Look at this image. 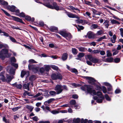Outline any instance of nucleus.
I'll use <instances>...</instances> for the list:
<instances>
[{"label": "nucleus", "instance_id": "nucleus-1", "mask_svg": "<svg viewBox=\"0 0 123 123\" xmlns=\"http://www.w3.org/2000/svg\"><path fill=\"white\" fill-rule=\"evenodd\" d=\"M81 88L84 91H86V90L87 92L90 94H92L93 95H97L98 97L94 96V99L95 100H97V102L98 103H100L102 102L104 97L102 95V93L101 92L98 91L96 92L95 90L92 89V86L88 85H85L82 86L81 87Z\"/></svg>", "mask_w": 123, "mask_h": 123}, {"label": "nucleus", "instance_id": "nucleus-2", "mask_svg": "<svg viewBox=\"0 0 123 123\" xmlns=\"http://www.w3.org/2000/svg\"><path fill=\"white\" fill-rule=\"evenodd\" d=\"M11 56V54L8 53V51L6 49H3L0 52V58L3 60L5 58L9 57Z\"/></svg>", "mask_w": 123, "mask_h": 123}, {"label": "nucleus", "instance_id": "nucleus-3", "mask_svg": "<svg viewBox=\"0 0 123 123\" xmlns=\"http://www.w3.org/2000/svg\"><path fill=\"white\" fill-rule=\"evenodd\" d=\"M43 5L47 7L50 9H55L57 11L59 10V6L57 5V4L55 2L53 3V6L50 5V3L49 2L48 3H44L43 4Z\"/></svg>", "mask_w": 123, "mask_h": 123}, {"label": "nucleus", "instance_id": "nucleus-4", "mask_svg": "<svg viewBox=\"0 0 123 123\" xmlns=\"http://www.w3.org/2000/svg\"><path fill=\"white\" fill-rule=\"evenodd\" d=\"M59 33L63 37L65 38L68 40H69L72 38V36L70 33H67L63 31H61Z\"/></svg>", "mask_w": 123, "mask_h": 123}, {"label": "nucleus", "instance_id": "nucleus-5", "mask_svg": "<svg viewBox=\"0 0 123 123\" xmlns=\"http://www.w3.org/2000/svg\"><path fill=\"white\" fill-rule=\"evenodd\" d=\"M51 78L53 80H56L57 79L61 80L62 78V76L59 73H54L52 74Z\"/></svg>", "mask_w": 123, "mask_h": 123}, {"label": "nucleus", "instance_id": "nucleus-6", "mask_svg": "<svg viewBox=\"0 0 123 123\" xmlns=\"http://www.w3.org/2000/svg\"><path fill=\"white\" fill-rule=\"evenodd\" d=\"M6 9L9 10L11 12H15L17 13H19V10L18 9H17V8L15 6H10L8 5L6 6Z\"/></svg>", "mask_w": 123, "mask_h": 123}, {"label": "nucleus", "instance_id": "nucleus-7", "mask_svg": "<svg viewBox=\"0 0 123 123\" xmlns=\"http://www.w3.org/2000/svg\"><path fill=\"white\" fill-rule=\"evenodd\" d=\"M63 86L61 85H57L55 87V90L56 91L57 94H58L61 93L63 89Z\"/></svg>", "mask_w": 123, "mask_h": 123}, {"label": "nucleus", "instance_id": "nucleus-8", "mask_svg": "<svg viewBox=\"0 0 123 123\" xmlns=\"http://www.w3.org/2000/svg\"><path fill=\"white\" fill-rule=\"evenodd\" d=\"M28 68L29 70L32 69V71L35 73L37 72L38 69V67H35L34 65H31L30 64L29 65Z\"/></svg>", "mask_w": 123, "mask_h": 123}, {"label": "nucleus", "instance_id": "nucleus-9", "mask_svg": "<svg viewBox=\"0 0 123 123\" xmlns=\"http://www.w3.org/2000/svg\"><path fill=\"white\" fill-rule=\"evenodd\" d=\"M5 72L3 71L0 73V83H1V80L3 82H5Z\"/></svg>", "mask_w": 123, "mask_h": 123}, {"label": "nucleus", "instance_id": "nucleus-10", "mask_svg": "<svg viewBox=\"0 0 123 123\" xmlns=\"http://www.w3.org/2000/svg\"><path fill=\"white\" fill-rule=\"evenodd\" d=\"M113 89L112 86L108 83V94H112Z\"/></svg>", "mask_w": 123, "mask_h": 123}, {"label": "nucleus", "instance_id": "nucleus-11", "mask_svg": "<svg viewBox=\"0 0 123 123\" xmlns=\"http://www.w3.org/2000/svg\"><path fill=\"white\" fill-rule=\"evenodd\" d=\"M67 14L68 16L70 18H76L77 19H78L80 18L77 15L73 14L72 13H68Z\"/></svg>", "mask_w": 123, "mask_h": 123}, {"label": "nucleus", "instance_id": "nucleus-12", "mask_svg": "<svg viewBox=\"0 0 123 123\" xmlns=\"http://www.w3.org/2000/svg\"><path fill=\"white\" fill-rule=\"evenodd\" d=\"M6 79L5 77V82H10L12 80V79L13 78V77L12 76H11L8 75V74H6Z\"/></svg>", "mask_w": 123, "mask_h": 123}, {"label": "nucleus", "instance_id": "nucleus-13", "mask_svg": "<svg viewBox=\"0 0 123 123\" xmlns=\"http://www.w3.org/2000/svg\"><path fill=\"white\" fill-rule=\"evenodd\" d=\"M10 66H8L7 69V70L8 72H9L11 74H13L15 73V70L13 68H12L10 69Z\"/></svg>", "mask_w": 123, "mask_h": 123}, {"label": "nucleus", "instance_id": "nucleus-14", "mask_svg": "<svg viewBox=\"0 0 123 123\" xmlns=\"http://www.w3.org/2000/svg\"><path fill=\"white\" fill-rule=\"evenodd\" d=\"M88 37L89 39H92L94 38L95 35L93 32L90 31L87 33Z\"/></svg>", "mask_w": 123, "mask_h": 123}, {"label": "nucleus", "instance_id": "nucleus-15", "mask_svg": "<svg viewBox=\"0 0 123 123\" xmlns=\"http://www.w3.org/2000/svg\"><path fill=\"white\" fill-rule=\"evenodd\" d=\"M12 17L13 18V19L15 21L19 22L21 23H23V21L21 19L17 17H15L14 16H12Z\"/></svg>", "mask_w": 123, "mask_h": 123}, {"label": "nucleus", "instance_id": "nucleus-16", "mask_svg": "<svg viewBox=\"0 0 123 123\" xmlns=\"http://www.w3.org/2000/svg\"><path fill=\"white\" fill-rule=\"evenodd\" d=\"M30 85V83H27V84H24L23 86V87L24 89H27L29 91L30 90L29 86Z\"/></svg>", "mask_w": 123, "mask_h": 123}, {"label": "nucleus", "instance_id": "nucleus-17", "mask_svg": "<svg viewBox=\"0 0 123 123\" xmlns=\"http://www.w3.org/2000/svg\"><path fill=\"white\" fill-rule=\"evenodd\" d=\"M0 3L4 5L5 7L6 8V6H8V3L3 0H1L0 1Z\"/></svg>", "mask_w": 123, "mask_h": 123}, {"label": "nucleus", "instance_id": "nucleus-18", "mask_svg": "<svg viewBox=\"0 0 123 123\" xmlns=\"http://www.w3.org/2000/svg\"><path fill=\"white\" fill-rule=\"evenodd\" d=\"M26 74H29V72L28 71H26L23 70H22L21 73V77L22 78H23L24 75Z\"/></svg>", "mask_w": 123, "mask_h": 123}, {"label": "nucleus", "instance_id": "nucleus-19", "mask_svg": "<svg viewBox=\"0 0 123 123\" xmlns=\"http://www.w3.org/2000/svg\"><path fill=\"white\" fill-rule=\"evenodd\" d=\"M17 83L12 84V86H13L16 87L17 88L21 89L22 87V86L21 84H17Z\"/></svg>", "mask_w": 123, "mask_h": 123}, {"label": "nucleus", "instance_id": "nucleus-20", "mask_svg": "<svg viewBox=\"0 0 123 123\" xmlns=\"http://www.w3.org/2000/svg\"><path fill=\"white\" fill-rule=\"evenodd\" d=\"M55 100V99L54 98H50L48 100L45 101L44 103V104L45 105H47V104H49Z\"/></svg>", "mask_w": 123, "mask_h": 123}, {"label": "nucleus", "instance_id": "nucleus-21", "mask_svg": "<svg viewBox=\"0 0 123 123\" xmlns=\"http://www.w3.org/2000/svg\"><path fill=\"white\" fill-rule=\"evenodd\" d=\"M68 58V54L66 53H64L63 54L62 57V60L63 61L66 60Z\"/></svg>", "mask_w": 123, "mask_h": 123}, {"label": "nucleus", "instance_id": "nucleus-22", "mask_svg": "<svg viewBox=\"0 0 123 123\" xmlns=\"http://www.w3.org/2000/svg\"><path fill=\"white\" fill-rule=\"evenodd\" d=\"M49 96L54 97L57 94V93L54 91H51L49 92Z\"/></svg>", "mask_w": 123, "mask_h": 123}, {"label": "nucleus", "instance_id": "nucleus-23", "mask_svg": "<svg viewBox=\"0 0 123 123\" xmlns=\"http://www.w3.org/2000/svg\"><path fill=\"white\" fill-rule=\"evenodd\" d=\"M117 39V37L115 35H113L112 37L111 38V40L113 43H114Z\"/></svg>", "mask_w": 123, "mask_h": 123}, {"label": "nucleus", "instance_id": "nucleus-24", "mask_svg": "<svg viewBox=\"0 0 123 123\" xmlns=\"http://www.w3.org/2000/svg\"><path fill=\"white\" fill-rule=\"evenodd\" d=\"M111 24L112 25H113L115 24H117L118 25H120V22H119L116 20L114 19H111Z\"/></svg>", "mask_w": 123, "mask_h": 123}, {"label": "nucleus", "instance_id": "nucleus-25", "mask_svg": "<svg viewBox=\"0 0 123 123\" xmlns=\"http://www.w3.org/2000/svg\"><path fill=\"white\" fill-rule=\"evenodd\" d=\"M78 48L79 50L81 52H85L87 50L86 48L82 47H78Z\"/></svg>", "mask_w": 123, "mask_h": 123}, {"label": "nucleus", "instance_id": "nucleus-26", "mask_svg": "<svg viewBox=\"0 0 123 123\" xmlns=\"http://www.w3.org/2000/svg\"><path fill=\"white\" fill-rule=\"evenodd\" d=\"M80 122H81V120L78 118H74L73 120V122L74 123H79Z\"/></svg>", "mask_w": 123, "mask_h": 123}, {"label": "nucleus", "instance_id": "nucleus-27", "mask_svg": "<svg viewBox=\"0 0 123 123\" xmlns=\"http://www.w3.org/2000/svg\"><path fill=\"white\" fill-rule=\"evenodd\" d=\"M44 69L46 71H48L50 69V66L48 65H44Z\"/></svg>", "mask_w": 123, "mask_h": 123}, {"label": "nucleus", "instance_id": "nucleus-28", "mask_svg": "<svg viewBox=\"0 0 123 123\" xmlns=\"http://www.w3.org/2000/svg\"><path fill=\"white\" fill-rule=\"evenodd\" d=\"M100 14V12H95L94 15L93 16V17L97 18H99Z\"/></svg>", "mask_w": 123, "mask_h": 123}, {"label": "nucleus", "instance_id": "nucleus-29", "mask_svg": "<svg viewBox=\"0 0 123 123\" xmlns=\"http://www.w3.org/2000/svg\"><path fill=\"white\" fill-rule=\"evenodd\" d=\"M84 77L86 79L89 80L92 82H94L95 81V80L92 77L88 76H86Z\"/></svg>", "mask_w": 123, "mask_h": 123}, {"label": "nucleus", "instance_id": "nucleus-30", "mask_svg": "<svg viewBox=\"0 0 123 123\" xmlns=\"http://www.w3.org/2000/svg\"><path fill=\"white\" fill-rule=\"evenodd\" d=\"M90 61L91 62H92L96 63L98 62V60L97 59L93 57L92 58Z\"/></svg>", "mask_w": 123, "mask_h": 123}, {"label": "nucleus", "instance_id": "nucleus-31", "mask_svg": "<svg viewBox=\"0 0 123 123\" xmlns=\"http://www.w3.org/2000/svg\"><path fill=\"white\" fill-rule=\"evenodd\" d=\"M26 107L30 111H32L34 108L31 105H27L26 106Z\"/></svg>", "mask_w": 123, "mask_h": 123}, {"label": "nucleus", "instance_id": "nucleus-32", "mask_svg": "<svg viewBox=\"0 0 123 123\" xmlns=\"http://www.w3.org/2000/svg\"><path fill=\"white\" fill-rule=\"evenodd\" d=\"M85 55V54L84 53L81 52L79 53L77 56L81 58L84 57Z\"/></svg>", "mask_w": 123, "mask_h": 123}, {"label": "nucleus", "instance_id": "nucleus-33", "mask_svg": "<svg viewBox=\"0 0 123 123\" xmlns=\"http://www.w3.org/2000/svg\"><path fill=\"white\" fill-rule=\"evenodd\" d=\"M120 61V58H116L114 59V62L117 63L119 62Z\"/></svg>", "mask_w": 123, "mask_h": 123}, {"label": "nucleus", "instance_id": "nucleus-34", "mask_svg": "<svg viewBox=\"0 0 123 123\" xmlns=\"http://www.w3.org/2000/svg\"><path fill=\"white\" fill-rule=\"evenodd\" d=\"M85 22V21L81 19H79L78 20H75L76 22L78 24L82 23L83 24L84 22Z\"/></svg>", "mask_w": 123, "mask_h": 123}, {"label": "nucleus", "instance_id": "nucleus-35", "mask_svg": "<svg viewBox=\"0 0 123 123\" xmlns=\"http://www.w3.org/2000/svg\"><path fill=\"white\" fill-rule=\"evenodd\" d=\"M50 67L53 69L55 70H57L58 69V68L57 67L53 65H51Z\"/></svg>", "mask_w": 123, "mask_h": 123}, {"label": "nucleus", "instance_id": "nucleus-36", "mask_svg": "<svg viewBox=\"0 0 123 123\" xmlns=\"http://www.w3.org/2000/svg\"><path fill=\"white\" fill-rule=\"evenodd\" d=\"M70 71L76 74H78V72L77 70L75 68H72L71 69H70Z\"/></svg>", "mask_w": 123, "mask_h": 123}, {"label": "nucleus", "instance_id": "nucleus-37", "mask_svg": "<svg viewBox=\"0 0 123 123\" xmlns=\"http://www.w3.org/2000/svg\"><path fill=\"white\" fill-rule=\"evenodd\" d=\"M50 29L51 31H54L57 30L58 29V28L57 27L53 26L51 27L50 28Z\"/></svg>", "mask_w": 123, "mask_h": 123}, {"label": "nucleus", "instance_id": "nucleus-38", "mask_svg": "<svg viewBox=\"0 0 123 123\" xmlns=\"http://www.w3.org/2000/svg\"><path fill=\"white\" fill-rule=\"evenodd\" d=\"M72 52L73 54L76 55L77 54L78 51L75 49L72 48Z\"/></svg>", "mask_w": 123, "mask_h": 123}, {"label": "nucleus", "instance_id": "nucleus-39", "mask_svg": "<svg viewBox=\"0 0 123 123\" xmlns=\"http://www.w3.org/2000/svg\"><path fill=\"white\" fill-rule=\"evenodd\" d=\"M113 58L112 57H108V62H114Z\"/></svg>", "mask_w": 123, "mask_h": 123}, {"label": "nucleus", "instance_id": "nucleus-40", "mask_svg": "<svg viewBox=\"0 0 123 123\" xmlns=\"http://www.w3.org/2000/svg\"><path fill=\"white\" fill-rule=\"evenodd\" d=\"M77 28L78 29V31H80V30H82L84 29V27L82 26H80L79 25L78 26H76Z\"/></svg>", "mask_w": 123, "mask_h": 123}, {"label": "nucleus", "instance_id": "nucleus-41", "mask_svg": "<svg viewBox=\"0 0 123 123\" xmlns=\"http://www.w3.org/2000/svg\"><path fill=\"white\" fill-rule=\"evenodd\" d=\"M17 13L18 14V13ZM18 13V14H17V15L19 16L20 17H24L25 16V14L23 12L20 13L19 14V13Z\"/></svg>", "mask_w": 123, "mask_h": 123}, {"label": "nucleus", "instance_id": "nucleus-42", "mask_svg": "<svg viewBox=\"0 0 123 123\" xmlns=\"http://www.w3.org/2000/svg\"><path fill=\"white\" fill-rule=\"evenodd\" d=\"M121 92V90L119 88H117L115 91V94H117Z\"/></svg>", "mask_w": 123, "mask_h": 123}, {"label": "nucleus", "instance_id": "nucleus-43", "mask_svg": "<svg viewBox=\"0 0 123 123\" xmlns=\"http://www.w3.org/2000/svg\"><path fill=\"white\" fill-rule=\"evenodd\" d=\"M11 63H13V62H16V60L14 57H12L11 58Z\"/></svg>", "mask_w": 123, "mask_h": 123}, {"label": "nucleus", "instance_id": "nucleus-44", "mask_svg": "<svg viewBox=\"0 0 123 123\" xmlns=\"http://www.w3.org/2000/svg\"><path fill=\"white\" fill-rule=\"evenodd\" d=\"M9 39L13 43H15L17 42L15 39L12 37L9 36Z\"/></svg>", "mask_w": 123, "mask_h": 123}, {"label": "nucleus", "instance_id": "nucleus-45", "mask_svg": "<svg viewBox=\"0 0 123 123\" xmlns=\"http://www.w3.org/2000/svg\"><path fill=\"white\" fill-rule=\"evenodd\" d=\"M99 52L100 51L99 50L96 49L92 51V53L94 54H95Z\"/></svg>", "mask_w": 123, "mask_h": 123}, {"label": "nucleus", "instance_id": "nucleus-46", "mask_svg": "<svg viewBox=\"0 0 123 123\" xmlns=\"http://www.w3.org/2000/svg\"><path fill=\"white\" fill-rule=\"evenodd\" d=\"M70 103L71 105H74L75 104L76 102L75 100L73 99L70 102Z\"/></svg>", "mask_w": 123, "mask_h": 123}, {"label": "nucleus", "instance_id": "nucleus-47", "mask_svg": "<svg viewBox=\"0 0 123 123\" xmlns=\"http://www.w3.org/2000/svg\"><path fill=\"white\" fill-rule=\"evenodd\" d=\"M1 9L7 16H11L10 15L5 11L2 9Z\"/></svg>", "mask_w": 123, "mask_h": 123}, {"label": "nucleus", "instance_id": "nucleus-48", "mask_svg": "<svg viewBox=\"0 0 123 123\" xmlns=\"http://www.w3.org/2000/svg\"><path fill=\"white\" fill-rule=\"evenodd\" d=\"M84 1L85 3L88 5H89L90 4L92 3V0H91L90 1H88L86 0H84Z\"/></svg>", "mask_w": 123, "mask_h": 123}, {"label": "nucleus", "instance_id": "nucleus-49", "mask_svg": "<svg viewBox=\"0 0 123 123\" xmlns=\"http://www.w3.org/2000/svg\"><path fill=\"white\" fill-rule=\"evenodd\" d=\"M29 62L30 63H37V62L35 61L34 59H31L29 61Z\"/></svg>", "mask_w": 123, "mask_h": 123}, {"label": "nucleus", "instance_id": "nucleus-50", "mask_svg": "<svg viewBox=\"0 0 123 123\" xmlns=\"http://www.w3.org/2000/svg\"><path fill=\"white\" fill-rule=\"evenodd\" d=\"M49 94L48 93V92H45L44 93V96L46 98H48L49 97Z\"/></svg>", "mask_w": 123, "mask_h": 123}, {"label": "nucleus", "instance_id": "nucleus-51", "mask_svg": "<svg viewBox=\"0 0 123 123\" xmlns=\"http://www.w3.org/2000/svg\"><path fill=\"white\" fill-rule=\"evenodd\" d=\"M24 94H27L29 96H32L33 95L31 94V93L28 92L27 91H25Z\"/></svg>", "mask_w": 123, "mask_h": 123}, {"label": "nucleus", "instance_id": "nucleus-52", "mask_svg": "<svg viewBox=\"0 0 123 123\" xmlns=\"http://www.w3.org/2000/svg\"><path fill=\"white\" fill-rule=\"evenodd\" d=\"M35 76L34 75H32L31 76L30 78L29 79L31 81L35 79Z\"/></svg>", "mask_w": 123, "mask_h": 123}, {"label": "nucleus", "instance_id": "nucleus-53", "mask_svg": "<svg viewBox=\"0 0 123 123\" xmlns=\"http://www.w3.org/2000/svg\"><path fill=\"white\" fill-rule=\"evenodd\" d=\"M25 19L28 21H30L31 20V17L28 16H26L25 17Z\"/></svg>", "mask_w": 123, "mask_h": 123}, {"label": "nucleus", "instance_id": "nucleus-54", "mask_svg": "<svg viewBox=\"0 0 123 123\" xmlns=\"http://www.w3.org/2000/svg\"><path fill=\"white\" fill-rule=\"evenodd\" d=\"M3 120L4 122H5L6 123H9V121L6 119L5 117H3Z\"/></svg>", "mask_w": 123, "mask_h": 123}, {"label": "nucleus", "instance_id": "nucleus-55", "mask_svg": "<svg viewBox=\"0 0 123 123\" xmlns=\"http://www.w3.org/2000/svg\"><path fill=\"white\" fill-rule=\"evenodd\" d=\"M88 121V120L87 119H85L84 120L83 118H82L81 120V123H86Z\"/></svg>", "mask_w": 123, "mask_h": 123}, {"label": "nucleus", "instance_id": "nucleus-56", "mask_svg": "<svg viewBox=\"0 0 123 123\" xmlns=\"http://www.w3.org/2000/svg\"><path fill=\"white\" fill-rule=\"evenodd\" d=\"M45 71L44 68L43 67L41 68L40 69V71L41 73H43Z\"/></svg>", "mask_w": 123, "mask_h": 123}, {"label": "nucleus", "instance_id": "nucleus-57", "mask_svg": "<svg viewBox=\"0 0 123 123\" xmlns=\"http://www.w3.org/2000/svg\"><path fill=\"white\" fill-rule=\"evenodd\" d=\"M89 44L90 46H95L96 45V43L94 42H92L89 43Z\"/></svg>", "mask_w": 123, "mask_h": 123}, {"label": "nucleus", "instance_id": "nucleus-58", "mask_svg": "<svg viewBox=\"0 0 123 123\" xmlns=\"http://www.w3.org/2000/svg\"><path fill=\"white\" fill-rule=\"evenodd\" d=\"M51 113L53 114H56L59 113V112L58 111L54 110L52 111Z\"/></svg>", "mask_w": 123, "mask_h": 123}, {"label": "nucleus", "instance_id": "nucleus-59", "mask_svg": "<svg viewBox=\"0 0 123 123\" xmlns=\"http://www.w3.org/2000/svg\"><path fill=\"white\" fill-rule=\"evenodd\" d=\"M102 91L103 93H105L107 91L105 87L104 86H103L102 87Z\"/></svg>", "mask_w": 123, "mask_h": 123}, {"label": "nucleus", "instance_id": "nucleus-60", "mask_svg": "<svg viewBox=\"0 0 123 123\" xmlns=\"http://www.w3.org/2000/svg\"><path fill=\"white\" fill-rule=\"evenodd\" d=\"M98 27L97 25L95 24H93L91 26V27L93 29H96Z\"/></svg>", "mask_w": 123, "mask_h": 123}, {"label": "nucleus", "instance_id": "nucleus-61", "mask_svg": "<svg viewBox=\"0 0 123 123\" xmlns=\"http://www.w3.org/2000/svg\"><path fill=\"white\" fill-rule=\"evenodd\" d=\"M105 37V36H104L103 37H101L99 38V39L97 40V42H99L101 41L102 40L104 39Z\"/></svg>", "mask_w": 123, "mask_h": 123}, {"label": "nucleus", "instance_id": "nucleus-62", "mask_svg": "<svg viewBox=\"0 0 123 123\" xmlns=\"http://www.w3.org/2000/svg\"><path fill=\"white\" fill-rule=\"evenodd\" d=\"M11 64L12 65L16 68H17L18 67V64H17L13 63H11Z\"/></svg>", "mask_w": 123, "mask_h": 123}, {"label": "nucleus", "instance_id": "nucleus-63", "mask_svg": "<svg viewBox=\"0 0 123 123\" xmlns=\"http://www.w3.org/2000/svg\"><path fill=\"white\" fill-rule=\"evenodd\" d=\"M65 121L64 119H62L59 120L57 123H63V122Z\"/></svg>", "mask_w": 123, "mask_h": 123}, {"label": "nucleus", "instance_id": "nucleus-64", "mask_svg": "<svg viewBox=\"0 0 123 123\" xmlns=\"http://www.w3.org/2000/svg\"><path fill=\"white\" fill-rule=\"evenodd\" d=\"M120 34L121 36L123 37V29L122 28H120Z\"/></svg>", "mask_w": 123, "mask_h": 123}]
</instances>
